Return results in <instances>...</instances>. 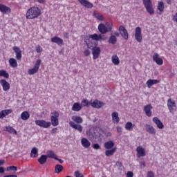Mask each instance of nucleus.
I'll return each mask as SVG.
<instances>
[{
    "mask_svg": "<svg viewBox=\"0 0 177 177\" xmlns=\"http://www.w3.org/2000/svg\"><path fill=\"white\" fill-rule=\"evenodd\" d=\"M42 15V10L37 6H33L27 10L26 17L28 20L38 19Z\"/></svg>",
    "mask_w": 177,
    "mask_h": 177,
    "instance_id": "f257e3e1",
    "label": "nucleus"
},
{
    "mask_svg": "<svg viewBox=\"0 0 177 177\" xmlns=\"http://www.w3.org/2000/svg\"><path fill=\"white\" fill-rule=\"evenodd\" d=\"M142 3L149 15H151V16L154 15V7L151 0H142Z\"/></svg>",
    "mask_w": 177,
    "mask_h": 177,
    "instance_id": "f03ea898",
    "label": "nucleus"
},
{
    "mask_svg": "<svg viewBox=\"0 0 177 177\" xmlns=\"http://www.w3.org/2000/svg\"><path fill=\"white\" fill-rule=\"evenodd\" d=\"M111 30H113V24H108L106 26L104 24H100L98 26V31L101 34H107Z\"/></svg>",
    "mask_w": 177,
    "mask_h": 177,
    "instance_id": "7ed1b4c3",
    "label": "nucleus"
},
{
    "mask_svg": "<svg viewBox=\"0 0 177 177\" xmlns=\"http://www.w3.org/2000/svg\"><path fill=\"white\" fill-rule=\"evenodd\" d=\"M59 117H60L59 112L54 111L50 113V123L53 127H57L59 125Z\"/></svg>",
    "mask_w": 177,
    "mask_h": 177,
    "instance_id": "20e7f679",
    "label": "nucleus"
},
{
    "mask_svg": "<svg viewBox=\"0 0 177 177\" xmlns=\"http://www.w3.org/2000/svg\"><path fill=\"white\" fill-rule=\"evenodd\" d=\"M41 62V59H37L35 62L34 67L28 71V74H29V75H34V74H37V73L39 71Z\"/></svg>",
    "mask_w": 177,
    "mask_h": 177,
    "instance_id": "39448f33",
    "label": "nucleus"
},
{
    "mask_svg": "<svg viewBox=\"0 0 177 177\" xmlns=\"http://www.w3.org/2000/svg\"><path fill=\"white\" fill-rule=\"evenodd\" d=\"M167 107L169 113L174 114L176 111V102H175L174 100H172V98H169L167 100Z\"/></svg>",
    "mask_w": 177,
    "mask_h": 177,
    "instance_id": "423d86ee",
    "label": "nucleus"
},
{
    "mask_svg": "<svg viewBox=\"0 0 177 177\" xmlns=\"http://www.w3.org/2000/svg\"><path fill=\"white\" fill-rule=\"evenodd\" d=\"M84 42L88 49H93V48L97 46L96 41H94L92 39L89 38L88 36L85 37Z\"/></svg>",
    "mask_w": 177,
    "mask_h": 177,
    "instance_id": "0eeeda50",
    "label": "nucleus"
},
{
    "mask_svg": "<svg viewBox=\"0 0 177 177\" xmlns=\"http://www.w3.org/2000/svg\"><path fill=\"white\" fill-rule=\"evenodd\" d=\"M134 37L137 42H142L143 39V36H142V28L139 26L136 28Z\"/></svg>",
    "mask_w": 177,
    "mask_h": 177,
    "instance_id": "6e6552de",
    "label": "nucleus"
},
{
    "mask_svg": "<svg viewBox=\"0 0 177 177\" xmlns=\"http://www.w3.org/2000/svg\"><path fill=\"white\" fill-rule=\"evenodd\" d=\"M35 124L36 125H38V127H41V128H49L50 125H52L50 122H46L44 120H36Z\"/></svg>",
    "mask_w": 177,
    "mask_h": 177,
    "instance_id": "1a4fd4ad",
    "label": "nucleus"
},
{
    "mask_svg": "<svg viewBox=\"0 0 177 177\" xmlns=\"http://www.w3.org/2000/svg\"><path fill=\"white\" fill-rule=\"evenodd\" d=\"M153 61L156 63L158 66H162L164 64V60L160 57V55L155 53L152 57Z\"/></svg>",
    "mask_w": 177,
    "mask_h": 177,
    "instance_id": "9d476101",
    "label": "nucleus"
},
{
    "mask_svg": "<svg viewBox=\"0 0 177 177\" xmlns=\"http://www.w3.org/2000/svg\"><path fill=\"white\" fill-rule=\"evenodd\" d=\"M92 49V55L93 60H96V59H99V56H100V53H102V50H100V47L95 46Z\"/></svg>",
    "mask_w": 177,
    "mask_h": 177,
    "instance_id": "9b49d317",
    "label": "nucleus"
},
{
    "mask_svg": "<svg viewBox=\"0 0 177 177\" xmlns=\"http://www.w3.org/2000/svg\"><path fill=\"white\" fill-rule=\"evenodd\" d=\"M119 32L120 35L124 38V39L128 40V38L129 37V35L128 34V30L124 27V26H120L119 27Z\"/></svg>",
    "mask_w": 177,
    "mask_h": 177,
    "instance_id": "f8f14e48",
    "label": "nucleus"
},
{
    "mask_svg": "<svg viewBox=\"0 0 177 177\" xmlns=\"http://www.w3.org/2000/svg\"><path fill=\"white\" fill-rule=\"evenodd\" d=\"M136 152L138 158H140V157H146V149L142 146H139L136 148Z\"/></svg>",
    "mask_w": 177,
    "mask_h": 177,
    "instance_id": "ddd939ff",
    "label": "nucleus"
},
{
    "mask_svg": "<svg viewBox=\"0 0 177 177\" xmlns=\"http://www.w3.org/2000/svg\"><path fill=\"white\" fill-rule=\"evenodd\" d=\"M0 85H1L3 91L5 92L10 89V84H9V82H8L5 79L0 80Z\"/></svg>",
    "mask_w": 177,
    "mask_h": 177,
    "instance_id": "4468645a",
    "label": "nucleus"
},
{
    "mask_svg": "<svg viewBox=\"0 0 177 177\" xmlns=\"http://www.w3.org/2000/svg\"><path fill=\"white\" fill-rule=\"evenodd\" d=\"M165 9V5L162 1H158L157 6L156 13L158 15H162Z\"/></svg>",
    "mask_w": 177,
    "mask_h": 177,
    "instance_id": "2eb2a0df",
    "label": "nucleus"
},
{
    "mask_svg": "<svg viewBox=\"0 0 177 177\" xmlns=\"http://www.w3.org/2000/svg\"><path fill=\"white\" fill-rule=\"evenodd\" d=\"M91 106L94 109H102V107L104 106V103L102 101H99V100H95L91 103Z\"/></svg>",
    "mask_w": 177,
    "mask_h": 177,
    "instance_id": "dca6fc26",
    "label": "nucleus"
},
{
    "mask_svg": "<svg viewBox=\"0 0 177 177\" xmlns=\"http://www.w3.org/2000/svg\"><path fill=\"white\" fill-rule=\"evenodd\" d=\"M0 12H1L3 15H8L12 12V9L4 4L0 3Z\"/></svg>",
    "mask_w": 177,
    "mask_h": 177,
    "instance_id": "f3484780",
    "label": "nucleus"
},
{
    "mask_svg": "<svg viewBox=\"0 0 177 177\" xmlns=\"http://www.w3.org/2000/svg\"><path fill=\"white\" fill-rule=\"evenodd\" d=\"M12 49L15 53L17 60H21V57H23V55H21V50L20 49V48H19L18 46H14Z\"/></svg>",
    "mask_w": 177,
    "mask_h": 177,
    "instance_id": "a211bd4d",
    "label": "nucleus"
},
{
    "mask_svg": "<svg viewBox=\"0 0 177 177\" xmlns=\"http://www.w3.org/2000/svg\"><path fill=\"white\" fill-rule=\"evenodd\" d=\"M152 121L153 122H154V124H156L158 129H164V124L162 123V122H161V120H160L157 117L153 118Z\"/></svg>",
    "mask_w": 177,
    "mask_h": 177,
    "instance_id": "6ab92c4d",
    "label": "nucleus"
},
{
    "mask_svg": "<svg viewBox=\"0 0 177 177\" xmlns=\"http://www.w3.org/2000/svg\"><path fill=\"white\" fill-rule=\"evenodd\" d=\"M151 110H153V106L151 104H147L144 106V111L147 115V117H151L152 112Z\"/></svg>",
    "mask_w": 177,
    "mask_h": 177,
    "instance_id": "aec40b11",
    "label": "nucleus"
},
{
    "mask_svg": "<svg viewBox=\"0 0 177 177\" xmlns=\"http://www.w3.org/2000/svg\"><path fill=\"white\" fill-rule=\"evenodd\" d=\"M82 6L86 8L87 9H92L93 8V3L88 1L87 0H77Z\"/></svg>",
    "mask_w": 177,
    "mask_h": 177,
    "instance_id": "412c9836",
    "label": "nucleus"
},
{
    "mask_svg": "<svg viewBox=\"0 0 177 177\" xmlns=\"http://www.w3.org/2000/svg\"><path fill=\"white\" fill-rule=\"evenodd\" d=\"M51 42H53V44H57V45H58V46H62V45H63V44H64L63 39H62L57 36H55V37H52Z\"/></svg>",
    "mask_w": 177,
    "mask_h": 177,
    "instance_id": "4be33fe9",
    "label": "nucleus"
},
{
    "mask_svg": "<svg viewBox=\"0 0 177 177\" xmlns=\"http://www.w3.org/2000/svg\"><path fill=\"white\" fill-rule=\"evenodd\" d=\"M88 38H91L93 41H95L96 42L99 41H103V37H102V35H97L96 33L93 35H89Z\"/></svg>",
    "mask_w": 177,
    "mask_h": 177,
    "instance_id": "5701e85b",
    "label": "nucleus"
},
{
    "mask_svg": "<svg viewBox=\"0 0 177 177\" xmlns=\"http://www.w3.org/2000/svg\"><path fill=\"white\" fill-rule=\"evenodd\" d=\"M13 111L12 109H5L0 111V120H3L6 115H9V114H12Z\"/></svg>",
    "mask_w": 177,
    "mask_h": 177,
    "instance_id": "b1692460",
    "label": "nucleus"
},
{
    "mask_svg": "<svg viewBox=\"0 0 177 177\" xmlns=\"http://www.w3.org/2000/svg\"><path fill=\"white\" fill-rule=\"evenodd\" d=\"M114 141L113 140H109L104 144V147L106 149V150H110L111 149H115L114 147Z\"/></svg>",
    "mask_w": 177,
    "mask_h": 177,
    "instance_id": "393cba45",
    "label": "nucleus"
},
{
    "mask_svg": "<svg viewBox=\"0 0 177 177\" xmlns=\"http://www.w3.org/2000/svg\"><path fill=\"white\" fill-rule=\"evenodd\" d=\"M146 131L149 133V135H156L157 133V131L156 130L155 128L153 127V126L150 124H146L145 126Z\"/></svg>",
    "mask_w": 177,
    "mask_h": 177,
    "instance_id": "a878e982",
    "label": "nucleus"
},
{
    "mask_svg": "<svg viewBox=\"0 0 177 177\" xmlns=\"http://www.w3.org/2000/svg\"><path fill=\"white\" fill-rule=\"evenodd\" d=\"M157 84H160V80L149 79L146 82V85L147 88H151L153 85H156Z\"/></svg>",
    "mask_w": 177,
    "mask_h": 177,
    "instance_id": "bb28decb",
    "label": "nucleus"
},
{
    "mask_svg": "<svg viewBox=\"0 0 177 177\" xmlns=\"http://www.w3.org/2000/svg\"><path fill=\"white\" fill-rule=\"evenodd\" d=\"M69 125L70 127H71V128H73V129H76L80 133L81 132H82V126H81L80 124H76L74 122H70Z\"/></svg>",
    "mask_w": 177,
    "mask_h": 177,
    "instance_id": "cd10ccee",
    "label": "nucleus"
},
{
    "mask_svg": "<svg viewBox=\"0 0 177 177\" xmlns=\"http://www.w3.org/2000/svg\"><path fill=\"white\" fill-rule=\"evenodd\" d=\"M72 111H81L82 110V105L80 104V102H75L71 109Z\"/></svg>",
    "mask_w": 177,
    "mask_h": 177,
    "instance_id": "c85d7f7f",
    "label": "nucleus"
},
{
    "mask_svg": "<svg viewBox=\"0 0 177 177\" xmlns=\"http://www.w3.org/2000/svg\"><path fill=\"white\" fill-rule=\"evenodd\" d=\"M81 143L82 146H83L84 149H89V147H91V142L85 138H82Z\"/></svg>",
    "mask_w": 177,
    "mask_h": 177,
    "instance_id": "c756f323",
    "label": "nucleus"
},
{
    "mask_svg": "<svg viewBox=\"0 0 177 177\" xmlns=\"http://www.w3.org/2000/svg\"><path fill=\"white\" fill-rule=\"evenodd\" d=\"M111 116L113 124H118L120 122V117L118 116V112H113Z\"/></svg>",
    "mask_w": 177,
    "mask_h": 177,
    "instance_id": "7c9ffc66",
    "label": "nucleus"
},
{
    "mask_svg": "<svg viewBox=\"0 0 177 177\" xmlns=\"http://www.w3.org/2000/svg\"><path fill=\"white\" fill-rule=\"evenodd\" d=\"M117 151V148H112L111 149H106L105 151V156L106 157H111V156H114V153Z\"/></svg>",
    "mask_w": 177,
    "mask_h": 177,
    "instance_id": "2f4dec72",
    "label": "nucleus"
},
{
    "mask_svg": "<svg viewBox=\"0 0 177 177\" xmlns=\"http://www.w3.org/2000/svg\"><path fill=\"white\" fill-rule=\"evenodd\" d=\"M111 62L115 66H118L120 64V58L118 55H113L111 57Z\"/></svg>",
    "mask_w": 177,
    "mask_h": 177,
    "instance_id": "473e14b6",
    "label": "nucleus"
},
{
    "mask_svg": "<svg viewBox=\"0 0 177 177\" xmlns=\"http://www.w3.org/2000/svg\"><path fill=\"white\" fill-rule=\"evenodd\" d=\"M8 63L12 68H16L17 67V60L15 58H10L8 60Z\"/></svg>",
    "mask_w": 177,
    "mask_h": 177,
    "instance_id": "72a5a7b5",
    "label": "nucleus"
},
{
    "mask_svg": "<svg viewBox=\"0 0 177 177\" xmlns=\"http://www.w3.org/2000/svg\"><path fill=\"white\" fill-rule=\"evenodd\" d=\"M21 118L23 121H27V120L30 119V112L28 111H24L21 114Z\"/></svg>",
    "mask_w": 177,
    "mask_h": 177,
    "instance_id": "f704fd0d",
    "label": "nucleus"
},
{
    "mask_svg": "<svg viewBox=\"0 0 177 177\" xmlns=\"http://www.w3.org/2000/svg\"><path fill=\"white\" fill-rule=\"evenodd\" d=\"M133 128H135V124H132L131 122H127L125 124V129L126 131H133Z\"/></svg>",
    "mask_w": 177,
    "mask_h": 177,
    "instance_id": "c9c22d12",
    "label": "nucleus"
},
{
    "mask_svg": "<svg viewBox=\"0 0 177 177\" xmlns=\"http://www.w3.org/2000/svg\"><path fill=\"white\" fill-rule=\"evenodd\" d=\"M48 160V156L46 155H41V157L38 159V162L41 164V165H44L45 162H46Z\"/></svg>",
    "mask_w": 177,
    "mask_h": 177,
    "instance_id": "e433bc0d",
    "label": "nucleus"
},
{
    "mask_svg": "<svg viewBox=\"0 0 177 177\" xmlns=\"http://www.w3.org/2000/svg\"><path fill=\"white\" fill-rule=\"evenodd\" d=\"M30 157L33 158H37L38 157V149L37 147H33L30 152Z\"/></svg>",
    "mask_w": 177,
    "mask_h": 177,
    "instance_id": "4c0bfd02",
    "label": "nucleus"
},
{
    "mask_svg": "<svg viewBox=\"0 0 177 177\" xmlns=\"http://www.w3.org/2000/svg\"><path fill=\"white\" fill-rule=\"evenodd\" d=\"M47 158H54V160H57V155L53 151H47Z\"/></svg>",
    "mask_w": 177,
    "mask_h": 177,
    "instance_id": "58836bf2",
    "label": "nucleus"
},
{
    "mask_svg": "<svg viewBox=\"0 0 177 177\" xmlns=\"http://www.w3.org/2000/svg\"><path fill=\"white\" fill-rule=\"evenodd\" d=\"M5 131L9 132V133H12L13 135H17L16 129H13V127L10 126L6 127Z\"/></svg>",
    "mask_w": 177,
    "mask_h": 177,
    "instance_id": "ea45409f",
    "label": "nucleus"
},
{
    "mask_svg": "<svg viewBox=\"0 0 177 177\" xmlns=\"http://www.w3.org/2000/svg\"><path fill=\"white\" fill-rule=\"evenodd\" d=\"M72 120L77 124H82V118L80 116H72Z\"/></svg>",
    "mask_w": 177,
    "mask_h": 177,
    "instance_id": "a19ab883",
    "label": "nucleus"
},
{
    "mask_svg": "<svg viewBox=\"0 0 177 177\" xmlns=\"http://www.w3.org/2000/svg\"><path fill=\"white\" fill-rule=\"evenodd\" d=\"M93 16L94 17H95V19H97V20H100V21H103V20H104V18L103 17V16L100 15V14L97 12H94Z\"/></svg>",
    "mask_w": 177,
    "mask_h": 177,
    "instance_id": "79ce46f5",
    "label": "nucleus"
},
{
    "mask_svg": "<svg viewBox=\"0 0 177 177\" xmlns=\"http://www.w3.org/2000/svg\"><path fill=\"white\" fill-rule=\"evenodd\" d=\"M55 174H60L63 171V166L62 165H56L55 167Z\"/></svg>",
    "mask_w": 177,
    "mask_h": 177,
    "instance_id": "37998d69",
    "label": "nucleus"
},
{
    "mask_svg": "<svg viewBox=\"0 0 177 177\" xmlns=\"http://www.w3.org/2000/svg\"><path fill=\"white\" fill-rule=\"evenodd\" d=\"M0 77H3V78H9V73H8V72H6V71L2 69L0 70Z\"/></svg>",
    "mask_w": 177,
    "mask_h": 177,
    "instance_id": "c03bdc74",
    "label": "nucleus"
},
{
    "mask_svg": "<svg viewBox=\"0 0 177 177\" xmlns=\"http://www.w3.org/2000/svg\"><path fill=\"white\" fill-rule=\"evenodd\" d=\"M117 42V37L112 35L109 37V43L112 44V45H115Z\"/></svg>",
    "mask_w": 177,
    "mask_h": 177,
    "instance_id": "a18cd8bd",
    "label": "nucleus"
},
{
    "mask_svg": "<svg viewBox=\"0 0 177 177\" xmlns=\"http://www.w3.org/2000/svg\"><path fill=\"white\" fill-rule=\"evenodd\" d=\"M84 107H89V106H91V103L89 102V101L86 99H83L82 100V105Z\"/></svg>",
    "mask_w": 177,
    "mask_h": 177,
    "instance_id": "49530a36",
    "label": "nucleus"
},
{
    "mask_svg": "<svg viewBox=\"0 0 177 177\" xmlns=\"http://www.w3.org/2000/svg\"><path fill=\"white\" fill-rule=\"evenodd\" d=\"M7 171H13V172H17V167L16 166H9L7 167Z\"/></svg>",
    "mask_w": 177,
    "mask_h": 177,
    "instance_id": "de8ad7c7",
    "label": "nucleus"
},
{
    "mask_svg": "<svg viewBox=\"0 0 177 177\" xmlns=\"http://www.w3.org/2000/svg\"><path fill=\"white\" fill-rule=\"evenodd\" d=\"M92 147H93V149H94L95 150H100V145L99 144L96 143V144H93V145H92Z\"/></svg>",
    "mask_w": 177,
    "mask_h": 177,
    "instance_id": "09e8293b",
    "label": "nucleus"
},
{
    "mask_svg": "<svg viewBox=\"0 0 177 177\" xmlns=\"http://www.w3.org/2000/svg\"><path fill=\"white\" fill-rule=\"evenodd\" d=\"M75 177H84V174H81L80 171H75Z\"/></svg>",
    "mask_w": 177,
    "mask_h": 177,
    "instance_id": "8fccbe9b",
    "label": "nucleus"
},
{
    "mask_svg": "<svg viewBox=\"0 0 177 177\" xmlns=\"http://www.w3.org/2000/svg\"><path fill=\"white\" fill-rule=\"evenodd\" d=\"M147 177H155L154 172L149 171L147 173Z\"/></svg>",
    "mask_w": 177,
    "mask_h": 177,
    "instance_id": "3c124183",
    "label": "nucleus"
},
{
    "mask_svg": "<svg viewBox=\"0 0 177 177\" xmlns=\"http://www.w3.org/2000/svg\"><path fill=\"white\" fill-rule=\"evenodd\" d=\"M36 52L37 53H41V52H42V47H41L40 46H36Z\"/></svg>",
    "mask_w": 177,
    "mask_h": 177,
    "instance_id": "603ef678",
    "label": "nucleus"
},
{
    "mask_svg": "<svg viewBox=\"0 0 177 177\" xmlns=\"http://www.w3.org/2000/svg\"><path fill=\"white\" fill-rule=\"evenodd\" d=\"M140 168H145L146 167V162L145 160H142L140 162Z\"/></svg>",
    "mask_w": 177,
    "mask_h": 177,
    "instance_id": "864d4df0",
    "label": "nucleus"
},
{
    "mask_svg": "<svg viewBox=\"0 0 177 177\" xmlns=\"http://www.w3.org/2000/svg\"><path fill=\"white\" fill-rule=\"evenodd\" d=\"M84 56H89V55H91V50H89L88 49L85 50L84 52Z\"/></svg>",
    "mask_w": 177,
    "mask_h": 177,
    "instance_id": "5fc2aeb1",
    "label": "nucleus"
},
{
    "mask_svg": "<svg viewBox=\"0 0 177 177\" xmlns=\"http://www.w3.org/2000/svg\"><path fill=\"white\" fill-rule=\"evenodd\" d=\"M126 177H133V172L128 171L126 174Z\"/></svg>",
    "mask_w": 177,
    "mask_h": 177,
    "instance_id": "6e6d98bb",
    "label": "nucleus"
},
{
    "mask_svg": "<svg viewBox=\"0 0 177 177\" xmlns=\"http://www.w3.org/2000/svg\"><path fill=\"white\" fill-rule=\"evenodd\" d=\"M35 2H39V3H42L43 5H45L46 3V1L45 0H35Z\"/></svg>",
    "mask_w": 177,
    "mask_h": 177,
    "instance_id": "4d7b16f0",
    "label": "nucleus"
},
{
    "mask_svg": "<svg viewBox=\"0 0 177 177\" xmlns=\"http://www.w3.org/2000/svg\"><path fill=\"white\" fill-rule=\"evenodd\" d=\"M117 132L121 133V132H122V128L120 126L117 127Z\"/></svg>",
    "mask_w": 177,
    "mask_h": 177,
    "instance_id": "13d9d810",
    "label": "nucleus"
},
{
    "mask_svg": "<svg viewBox=\"0 0 177 177\" xmlns=\"http://www.w3.org/2000/svg\"><path fill=\"white\" fill-rule=\"evenodd\" d=\"M50 133H52V134H53V133H57V128H53L52 130H51V131H50Z\"/></svg>",
    "mask_w": 177,
    "mask_h": 177,
    "instance_id": "bf43d9fd",
    "label": "nucleus"
},
{
    "mask_svg": "<svg viewBox=\"0 0 177 177\" xmlns=\"http://www.w3.org/2000/svg\"><path fill=\"white\" fill-rule=\"evenodd\" d=\"M87 136H93V134H92V132H91V130L86 132Z\"/></svg>",
    "mask_w": 177,
    "mask_h": 177,
    "instance_id": "052dcab7",
    "label": "nucleus"
},
{
    "mask_svg": "<svg viewBox=\"0 0 177 177\" xmlns=\"http://www.w3.org/2000/svg\"><path fill=\"white\" fill-rule=\"evenodd\" d=\"M64 37L66 39H68V32H66L64 33Z\"/></svg>",
    "mask_w": 177,
    "mask_h": 177,
    "instance_id": "680f3d73",
    "label": "nucleus"
},
{
    "mask_svg": "<svg viewBox=\"0 0 177 177\" xmlns=\"http://www.w3.org/2000/svg\"><path fill=\"white\" fill-rule=\"evenodd\" d=\"M5 172V169L3 167H0V174H3Z\"/></svg>",
    "mask_w": 177,
    "mask_h": 177,
    "instance_id": "e2e57ef3",
    "label": "nucleus"
},
{
    "mask_svg": "<svg viewBox=\"0 0 177 177\" xmlns=\"http://www.w3.org/2000/svg\"><path fill=\"white\" fill-rule=\"evenodd\" d=\"M55 160H57V161H59L60 162V164H63V162H64V160H63L62 159H59L58 158H57V159H55Z\"/></svg>",
    "mask_w": 177,
    "mask_h": 177,
    "instance_id": "0e129e2a",
    "label": "nucleus"
},
{
    "mask_svg": "<svg viewBox=\"0 0 177 177\" xmlns=\"http://www.w3.org/2000/svg\"><path fill=\"white\" fill-rule=\"evenodd\" d=\"M116 165H118V167H122V162H117Z\"/></svg>",
    "mask_w": 177,
    "mask_h": 177,
    "instance_id": "69168bd1",
    "label": "nucleus"
},
{
    "mask_svg": "<svg viewBox=\"0 0 177 177\" xmlns=\"http://www.w3.org/2000/svg\"><path fill=\"white\" fill-rule=\"evenodd\" d=\"M167 3H168V5H171V3H172V0H167Z\"/></svg>",
    "mask_w": 177,
    "mask_h": 177,
    "instance_id": "338daca9",
    "label": "nucleus"
},
{
    "mask_svg": "<svg viewBox=\"0 0 177 177\" xmlns=\"http://www.w3.org/2000/svg\"><path fill=\"white\" fill-rule=\"evenodd\" d=\"M114 35H115V37H120V33L118 32H115Z\"/></svg>",
    "mask_w": 177,
    "mask_h": 177,
    "instance_id": "774afa93",
    "label": "nucleus"
}]
</instances>
